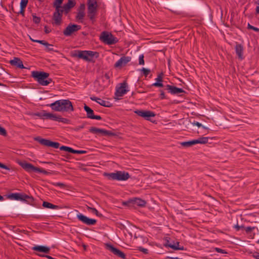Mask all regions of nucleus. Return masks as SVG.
Segmentation results:
<instances>
[{"instance_id":"obj_1","label":"nucleus","mask_w":259,"mask_h":259,"mask_svg":"<svg viewBox=\"0 0 259 259\" xmlns=\"http://www.w3.org/2000/svg\"><path fill=\"white\" fill-rule=\"evenodd\" d=\"M52 109L58 112L70 113L74 109L71 102L68 99H61L56 101L50 105Z\"/></svg>"},{"instance_id":"obj_2","label":"nucleus","mask_w":259,"mask_h":259,"mask_svg":"<svg viewBox=\"0 0 259 259\" xmlns=\"http://www.w3.org/2000/svg\"><path fill=\"white\" fill-rule=\"evenodd\" d=\"M31 76L43 86L48 85L52 81V79L49 78V74L47 72L33 71L32 72Z\"/></svg>"},{"instance_id":"obj_3","label":"nucleus","mask_w":259,"mask_h":259,"mask_svg":"<svg viewBox=\"0 0 259 259\" xmlns=\"http://www.w3.org/2000/svg\"><path fill=\"white\" fill-rule=\"evenodd\" d=\"M109 180L126 181L130 178V174L125 171H117L116 172L105 173Z\"/></svg>"},{"instance_id":"obj_4","label":"nucleus","mask_w":259,"mask_h":259,"mask_svg":"<svg viewBox=\"0 0 259 259\" xmlns=\"http://www.w3.org/2000/svg\"><path fill=\"white\" fill-rule=\"evenodd\" d=\"M100 39L104 44L111 45H114L118 42V39L114 37L111 33L103 31L101 33Z\"/></svg>"},{"instance_id":"obj_5","label":"nucleus","mask_w":259,"mask_h":259,"mask_svg":"<svg viewBox=\"0 0 259 259\" xmlns=\"http://www.w3.org/2000/svg\"><path fill=\"white\" fill-rule=\"evenodd\" d=\"M34 140L45 146L53 147L56 149L59 148L60 143L58 142H53L48 139L41 138L39 137L35 138Z\"/></svg>"},{"instance_id":"obj_6","label":"nucleus","mask_w":259,"mask_h":259,"mask_svg":"<svg viewBox=\"0 0 259 259\" xmlns=\"http://www.w3.org/2000/svg\"><path fill=\"white\" fill-rule=\"evenodd\" d=\"M127 87V84L126 81L121 83L120 84V87L116 88V92L115 93V98L119 99V97H121L125 94L128 92V90H126Z\"/></svg>"},{"instance_id":"obj_7","label":"nucleus","mask_w":259,"mask_h":259,"mask_svg":"<svg viewBox=\"0 0 259 259\" xmlns=\"http://www.w3.org/2000/svg\"><path fill=\"white\" fill-rule=\"evenodd\" d=\"M81 28L80 25L70 23L64 30L63 34L66 36H70L73 32L81 29Z\"/></svg>"},{"instance_id":"obj_8","label":"nucleus","mask_w":259,"mask_h":259,"mask_svg":"<svg viewBox=\"0 0 259 259\" xmlns=\"http://www.w3.org/2000/svg\"><path fill=\"white\" fill-rule=\"evenodd\" d=\"M106 246L107 248L114 255L120 257L121 258L125 259V254L112 245L107 244Z\"/></svg>"},{"instance_id":"obj_9","label":"nucleus","mask_w":259,"mask_h":259,"mask_svg":"<svg viewBox=\"0 0 259 259\" xmlns=\"http://www.w3.org/2000/svg\"><path fill=\"white\" fill-rule=\"evenodd\" d=\"M77 218L82 223L88 225H93L96 223L97 221L95 219H90L86 216L79 213L77 215Z\"/></svg>"},{"instance_id":"obj_10","label":"nucleus","mask_w":259,"mask_h":259,"mask_svg":"<svg viewBox=\"0 0 259 259\" xmlns=\"http://www.w3.org/2000/svg\"><path fill=\"white\" fill-rule=\"evenodd\" d=\"M64 13L61 9H55V12L53 14V19L54 23L59 25L62 21V13Z\"/></svg>"},{"instance_id":"obj_11","label":"nucleus","mask_w":259,"mask_h":259,"mask_svg":"<svg viewBox=\"0 0 259 259\" xmlns=\"http://www.w3.org/2000/svg\"><path fill=\"white\" fill-rule=\"evenodd\" d=\"M131 60V57L128 56H123L120 58L114 64L115 68H121L124 66L127 63Z\"/></svg>"},{"instance_id":"obj_12","label":"nucleus","mask_w":259,"mask_h":259,"mask_svg":"<svg viewBox=\"0 0 259 259\" xmlns=\"http://www.w3.org/2000/svg\"><path fill=\"white\" fill-rule=\"evenodd\" d=\"M84 109L87 112L88 118L93 119L101 120L102 117L100 115H95L94 111L87 105L84 104Z\"/></svg>"},{"instance_id":"obj_13","label":"nucleus","mask_w":259,"mask_h":259,"mask_svg":"<svg viewBox=\"0 0 259 259\" xmlns=\"http://www.w3.org/2000/svg\"><path fill=\"white\" fill-rule=\"evenodd\" d=\"M137 115L146 119L148 120L149 117L155 116V114L154 112L150 111L138 110L135 112Z\"/></svg>"},{"instance_id":"obj_14","label":"nucleus","mask_w":259,"mask_h":259,"mask_svg":"<svg viewBox=\"0 0 259 259\" xmlns=\"http://www.w3.org/2000/svg\"><path fill=\"white\" fill-rule=\"evenodd\" d=\"M89 131L90 132L93 134H101L103 135L111 136L113 135L112 133L109 131H107L104 129L98 128L96 127H91L89 129Z\"/></svg>"},{"instance_id":"obj_15","label":"nucleus","mask_w":259,"mask_h":259,"mask_svg":"<svg viewBox=\"0 0 259 259\" xmlns=\"http://www.w3.org/2000/svg\"><path fill=\"white\" fill-rule=\"evenodd\" d=\"M75 4L76 2L74 0H68L66 4L61 7V9L65 14H67L70 11V9L75 6Z\"/></svg>"},{"instance_id":"obj_16","label":"nucleus","mask_w":259,"mask_h":259,"mask_svg":"<svg viewBox=\"0 0 259 259\" xmlns=\"http://www.w3.org/2000/svg\"><path fill=\"white\" fill-rule=\"evenodd\" d=\"M166 89L172 94H179L185 92V91L181 88H178L176 87L169 84H167L166 86Z\"/></svg>"},{"instance_id":"obj_17","label":"nucleus","mask_w":259,"mask_h":259,"mask_svg":"<svg viewBox=\"0 0 259 259\" xmlns=\"http://www.w3.org/2000/svg\"><path fill=\"white\" fill-rule=\"evenodd\" d=\"M33 115L35 116H37L40 117L41 119H51V118L53 117V113H47L46 111L45 110H43L41 112L35 113Z\"/></svg>"},{"instance_id":"obj_18","label":"nucleus","mask_w":259,"mask_h":259,"mask_svg":"<svg viewBox=\"0 0 259 259\" xmlns=\"http://www.w3.org/2000/svg\"><path fill=\"white\" fill-rule=\"evenodd\" d=\"M21 165L23 167V168H24L25 170H26L28 172H36V170H38L37 167L34 166L32 164L29 163H22L21 164Z\"/></svg>"},{"instance_id":"obj_19","label":"nucleus","mask_w":259,"mask_h":259,"mask_svg":"<svg viewBox=\"0 0 259 259\" xmlns=\"http://www.w3.org/2000/svg\"><path fill=\"white\" fill-rule=\"evenodd\" d=\"M10 64L16 66L19 68H24L22 61L18 58H14L13 60L10 61Z\"/></svg>"},{"instance_id":"obj_20","label":"nucleus","mask_w":259,"mask_h":259,"mask_svg":"<svg viewBox=\"0 0 259 259\" xmlns=\"http://www.w3.org/2000/svg\"><path fill=\"white\" fill-rule=\"evenodd\" d=\"M97 7L96 0H88V11H97Z\"/></svg>"},{"instance_id":"obj_21","label":"nucleus","mask_w":259,"mask_h":259,"mask_svg":"<svg viewBox=\"0 0 259 259\" xmlns=\"http://www.w3.org/2000/svg\"><path fill=\"white\" fill-rule=\"evenodd\" d=\"M32 249L33 250H36L46 253H49L50 250V248L49 247L45 246H35L33 247Z\"/></svg>"},{"instance_id":"obj_22","label":"nucleus","mask_w":259,"mask_h":259,"mask_svg":"<svg viewBox=\"0 0 259 259\" xmlns=\"http://www.w3.org/2000/svg\"><path fill=\"white\" fill-rule=\"evenodd\" d=\"M235 52L238 58L242 60L243 59V46L241 44H237L235 47Z\"/></svg>"},{"instance_id":"obj_23","label":"nucleus","mask_w":259,"mask_h":259,"mask_svg":"<svg viewBox=\"0 0 259 259\" xmlns=\"http://www.w3.org/2000/svg\"><path fill=\"white\" fill-rule=\"evenodd\" d=\"M90 99L91 100L96 101L97 103H98V104L103 106L108 107H110V105H108V102L102 100L101 99L98 98L96 97H90Z\"/></svg>"},{"instance_id":"obj_24","label":"nucleus","mask_w":259,"mask_h":259,"mask_svg":"<svg viewBox=\"0 0 259 259\" xmlns=\"http://www.w3.org/2000/svg\"><path fill=\"white\" fill-rule=\"evenodd\" d=\"M87 61H91L92 60V59L94 57H95L96 58H97L99 56V53L97 52H93L91 51H87Z\"/></svg>"},{"instance_id":"obj_25","label":"nucleus","mask_w":259,"mask_h":259,"mask_svg":"<svg viewBox=\"0 0 259 259\" xmlns=\"http://www.w3.org/2000/svg\"><path fill=\"white\" fill-rule=\"evenodd\" d=\"M53 117L51 118V120L54 121H58L59 122H61L64 123H68L69 122V120L65 118H62L60 116H57L55 114H53Z\"/></svg>"},{"instance_id":"obj_26","label":"nucleus","mask_w":259,"mask_h":259,"mask_svg":"<svg viewBox=\"0 0 259 259\" xmlns=\"http://www.w3.org/2000/svg\"><path fill=\"white\" fill-rule=\"evenodd\" d=\"M166 246H168L170 248L174 249V250H184V247L183 246H180V243L179 242H177L176 243L174 244H171L170 243H167L165 245Z\"/></svg>"},{"instance_id":"obj_27","label":"nucleus","mask_w":259,"mask_h":259,"mask_svg":"<svg viewBox=\"0 0 259 259\" xmlns=\"http://www.w3.org/2000/svg\"><path fill=\"white\" fill-rule=\"evenodd\" d=\"M96 15L97 11H88V17L93 24L96 21Z\"/></svg>"},{"instance_id":"obj_28","label":"nucleus","mask_w":259,"mask_h":259,"mask_svg":"<svg viewBox=\"0 0 259 259\" xmlns=\"http://www.w3.org/2000/svg\"><path fill=\"white\" fill-rule=\"evenodd\" d=\"M42 206L46 208H51V209H57L60 208V207L58 205H54L50 202L47 201H44L42 203Z\"/></svg>"},{"instance_id":"obj_29","label":"nucleus","mask_w":259,"mask_h":259,"mask_svg":"<svg viewBox=\"0 0 259 259\" xmlns=\"http://www.w3.org/2000/svg\"><path fill=\"white\" fill-rule=\"evenodd\" d=\"M8 198L11 199H14L16 200H21V199H22L21 197V194L18 193L9 194L8 196Z\"/></svg>"},{"instance_id":"obj_30","label":"nucleus","mask_w":259,"mask_h":259,"mask_svg":"<svg viewBox=\"0 0 259 259\" xmlns=\"http://www.w3.org/2000/svg\"><path fill=\"white\" fill-rule=\"evenodd\" d=\"M101 79L102 80H106V83H104V84L103 85V87L105 88V87H107L109 84V83H110V76H109V73H105L104 75H103L101 77Z\"/></svg>"},{"instance_id":"obj_31","label":"nucleus","mask_w":259,"mask_h":259,"mask_svg":"<svg viewBox=\"0 0 259 259\" xmlns=\"http://www.w3.org/2000/svg\"><path fill=\"white\" fill-rule=\"evenodd\" d=\"M85 16V12L77 11V15L75 17L76 19L79 22H82Z\"/></svg>"},{"instance_id":"obj_32","label":"nucleus","mask_w":259,"mask_h":259,"mask_svg":"<svg viewBox=\"0 0 259 259\" xmlns=\"http://www.w3.org/2000/svg\"><path fill=\"white\" fill-rule=\"evenodd\" d=\"M196 144H204L208 143V137H200L197 139L195 140Z\"/></svg>"},{"instance_id":"obj_33","label":"nucleus","mask_w":259,"mask_h":259,"mask_svg":"<svg viewBox=\"0 0 259 259\" xmlns=\"http://www.w3.org/2000/svg\"><path fill=\"white\" fill-rule=\"evenodd\" d=\"M134 201V203L138 206H144L146 204V201L140 198H135Z\"/></svg>"},{"instance_id":"obj_34","label":"nucleus","mask_w":259,"mask_h":259,"mask_svg":"<svg viewBox=\"0 0 259 259\" xmlns=\"http://www.w3.org/2000/svg\"><path fill=\"white\" fill-rule=\"evenodd\" d=\"M195 144H196L195 140L190 141H187V142H183L181 143V145L182 146L186 147H191L192 145H194Z\"/></svg>"},{"instance_id":"obj_35","label":"nucleus","mask_w":259,"mask_h":259,"mask_svg":"<svg viewBox=\"0 0 259 259\" xmlns=\"http://www.w3.org/2000/svg\"><path fill=\"white\" fill-rule=\"evenodd\" d=\"M44 46H45L46 47V50L48 52L54 51V52H58L57 51H56L54 49L53 45L50 44L46 41L44 44Z\"/></svg>"},{"instance_id":"obj_36","label":"nucleus","mask_w":259,"mask_h":259,"mask_svg":"<svg viewBox=\"0 0 259 259\" xmlns=\"http://www.w3.org/2000/svg\"><path fill=\"white\" fill-rule=\"evenodd\" d=\"M185 5L186 6L188 7H195L197 6L196 0H186L185 1Z\"/></svg>"},{"instance_id":"obj_37","label":"nucleus","mask_w":259,"mask_h":259,"mask_svg":"<svg viewBox=\"0 0 259 259\" xmlns=\"http://www.w3.org/2000/svg\"><path fill=\"white\" fill-rule=\"evenodd\" d=\"M87 51H78L77 56L79 58L83 59L87 61Z\"/></svg>"},{"instance_id":"obj_38","label":"nucleus","mask_w":259,"mask_h":259,"mask_svg":"<svg viewBox=\"0 0 259 259\" xmlns=\"http://www.w3.org/2000/svg\"><path fill=\"white\" fill-rule=\"evenodd\" d=\"M63 0H55L53 3V7L55 9H61V5L62 4Z\"/></svg>"},{"instance_id":"obj_39","label":"nucleus","mask_w":259,"mask_h":259,"mask_svg":"<svg viewBox=\"0 0 259 259\" xmlns=\"http://www.w3.org/2000/svg\"><path fill=\"white\" fill-rule=\"evenodd\" d=\"M87 208L89 211L95 214L97 216H101L102 215V214H100L99 212V211L95 208L91 207L89 206H87Z\"/></svg>"},{"instance_id":"obj_40","label":"nucleus","mask_w":259,"mask_h":259,"mask_svg":"<svg viewBox=\"0 0 259 259\" xmlns=\"http://www.w3.org/2000/svg\"><path fill=\"white\" fill-rule=\"evenodd\" d=\"M60 149L61 150H64L67 152H69L70 153H74V149H72L71 147L65 146H62L60 147Z\"/></svg>"},{"instance_id":"obj_41","label":"nucleus","mask_w":259,"mask_h":259,"mask_svg":"<svg viewBox=\"0 0 259 259\" xmlns=\"http://www.w3.org/2000/svg\"><path fill=\"white\" fill-rule=\"evenodd\" d=\"M21 197L22 199H21V201H27V200H32L33 198L31 196H29L26 194H21Z\"/></svg>"},{"instance_id":"obj_42","label":"nucleus","mask_w":259,"mask_h":259,"mask_svg":"<svg viewBox=\"0 0 259 259\" xmlns=\"http://www.w3.org/2000/svg\"><path fill=\"white\" fill-rule=\"evenodd\" d=\"M28 0H21L20 2V8L25 9L28 4Z\"/></svg>"},{"instance_id":"obj_43","label":"nucleus","mask_w":259,"mask_h":259,"mask_svg":"<svg viewBox=\"0 0 259 259\" xmlns=\"http://www.w3.org/2000/svg\"><path fill=\"white\" fill-rule=\"evenodd\" d=\"M247 28L249 29H252V30L255 31V32H259V28L252 26L249 23H248V24H247Z\"/></svg>"},{"instance_id":"obj_44","label":"nucleus","mask_w":259,"mask_h":259,"mask_svg":"<svg viewBox=\"0 0 259 259\" xmlns=\"http://www.w3.org/2000/svg\"><path fill=\"white\" fill-rule=\"evenodd\" d=\"M33 21L35 24H38L40 22V18L34 15H32Z\"/></svg>"},{"instance_id":"obj_45","label":"nucleus","mask_w":259,"mask_h":259,"mask_svg":"<svg viewBox=\"0 0 259 259\" xmlns=\"http://www.w3.org/2000/svg\"><path fill=\"white\" fill-rule=\"evenodd\" d=\"M214 250H215V251H217L218 253H222V254L227 253V252L225 250H224V249H222L221 248H218V247L214 248Z\"/></svg>"},{"instance_id":"obj_46","label":"nucleus","mask_w":259,"mask_h":259,"mask_svg":"<svg viewBox=\"0 0 259 259\" xmlns=\"http://www.w3.org/2000/svg\"><path fill=\"white\" fill-rule=\"evenodd\" d=\"M163 75V73L161 72V73H159L157 77L155 79V80H156V82H162Z\"/></svg>"},{"instance_id":"obj_47","label":"nucleus","mask_w":259,"mask_h":259,"mask_svg":"<svg viewBox=\"0 0 259 259\" xmlns=\"http://www.w3.org/2000/svg\"><path fill=\"white\" fill-rule=\"evenodd\" d=\"M142 71H143V74L145 76H147L150 72V69L145 68H143Z\"/></svg>"},{"instance_id":"obj_48","label":"nucleus","mask_w":259,"mask_h":259,"mask_svg":"<svg viewBox=\"0 0 259 259\" xmlns=\"http://www.w3.org/2000/svg\"><path fill=\"white\" fill-rule=\"evenodd\" d=\"M85 6L84 4H81L77 9V11L85 12Z\"/></svg>"},{"instance_id":"obj_49","label":"nucleus","mask_w":259,"mask_h":259,"mask_svg":"<svg viewBox=\"0 0 259 259\" xmlns=\"http://www.w3.org/2000/svg\"><path fill=\"white\" fill-rule=\"evenodd\" d=\"M0 135L3 136H6L7 135V131L4 128L0 126Z\"/></svg>"},{"instance_id":"obj_50","label":"nucleus","mask_w":259,"mask_h":259,"mask_svg":"<svg viewBox=\"0 0 259 259\" xmlns=\"http://www.w3.org/2000/svg\"><path fill=\"white\" fill-rule=\"evenodd\" d=\"M139 63L140 65H144V55H141L139 56Z\"/></svg>"},{"instance_id":"obj_51","label":"nucleus","mask_w":259,"mask_h":259,"mask_svg":"<svg viewBox=\"0 0 259 259\" xmlns=\"http://www.w3.org/2000/svg\"><path fill=\"white\" fill-rule=\"evenodd\" d=\"M138 249L143 252L144 254H147L148 253V250L146 248H144L142 247H139Z\"/></svg>"},{"instance_id":"obj_52","label":"nucleus","mask_w":259,"mask_h":259,"mask_svg":"<svg viewBox=\"0 0 259 259\" xmlns=\"http://www.w3.org/2000/svg\"><path fill=\"white\" fill-rule=\"evenodd\" d=\"M246 233H249L255 229V227H247L244 228Z\"/></svg>"},{"instance_id":"obj_53","label":"nucleus","mask_w":259,"mask_h":259,"mask_svg":"<svg viewBox=\"0 0 259 259\" xmlns=\"http://www.w3.org/2000/svg\"><path fill=\"white\" fill-rule=\"evenodd\" d=\"M52 184L56 186H59L60 187L63 188L65 187V184L62 183H53Z\"/></svg>"},{"instance_id":"obj_54","label":"nucleus","mask_w":259,"mask_h":259,"mask_svg":"<svg viewBox=\"0 0 259 259\" xmlns=\"http://www.w3.org/2000/svg\"><path fill=\"white\" fill-rule=\"evenodd\" d=\"M30 39L31 40V41H33V42H38V43H39L42 45H44L45 41V40H36V39H33L31 38H30Z\"/></svg>"},{"instance_id":"obj_55","label":"nucleus","mask_w":259,"mask_h":259,"mask_svg":"<svg viewBox=\"0 0 259 259\" xmlns=\"http://www.w3.org/2000/svg\"><path fill=\"white\" fill-rule=\"evenodd\" d=\"M153 86L158 87H163V84L161 83V82H156L152 84Z\"/></svg>"},{"instance_id":"obj_56","label":"nucleus","mask_w":259,"mask_h":259,"mask_svg":"<svg viewBox=\"0 0 259 259\" xmlns=\"http://www.w3.org/2000/svg\"><path fill=\"white\" fill-rule=\"evenodd\" d=\"M84 126H85V124H82V125H79V126H76L75 128V131H79L80 130L82 129V128H83L84 127Z\"/></svg>"},{"instance_id":"obj_57","label":"nucleus","mask_w":259,"mask_h":259,"mask_svg":"<svg viewBox=\"0 0 259 259\" xmlns=\"http://www.w3.org/2000/svg\"><path fill=\"white\" fill-rule=\"evenodd\" d=\"M87 152L83 150H74V153L75 154H84L86 153Z\"/></svg>"},{"instance_id":"obj_58","label":"nucleus","mask_w":259,"mask_h":259,"mask_svg":"<svg viewBox=\"0 0 259 259\" xmlns=\"http://www.w3.org/2000/svg\"><path fill=\"white\" fill-rule=\"evenodd\" d=\"M193 125H195L196 126H197L198 127H202L203 128H205V127L203 126L201 123L198 122H195L194 121V122H193Z\"/></svg>"},{"instance_id":"obj_59","label":"nucleus","mask_w":259,"mask_h":259,"mask_svg":"<svg viewBox=\"0 0 259 259\" xmlns=\"http://www.w3.org/2000/svg\"><path fill=\"white\" fill-rule=\"evenodd\" d=\"M37 169H38V170H36V172H41V173H43L44 174H47V171L45 170V169H41V168H38V167H37Z\"/></svg>"},{"instance_id":"obj_60","label":"nucleus","mask_w":259,"mask_h":259,"mask_svg":"<svg viewBox=\"0 0 259 259\" xmlns=\"http://www.w3.org/2000/svg\"><path fill=\"white\" fill-rule=\"evenodd\" d=\"M0 167L5 169H8V170L10 169V168L7 165H6L1 162H0Z\"/></svg>"},{"instance_id":"obj_61","label":"nucleus","mask_w":259,"mask_h":259,"mask_svg":"<svg viewBox=\"0 0 259 259\" xmlns=\"http://www.w3.org/2000/svg\"><path fill=\"white\" fill-rule=\"evenodd\" d=\"M160 98L161 99H163L165 98V94L164 92L162 90H160Z\"/></svg>"},{"instance_id":"obj_62","label":"nucleus","mask_w":259,"mask_h":259,"mask_svg":"<svg viewBox=\"0 0 259 259\" xmlns=\"http://www.w3.org/2000/svg\"><path fill=\"white\" fill-rule=\"evenodd\" d=\"M256 3L257 4V6L256 8V13L257 14H259V0L257 1Z\"/></svg>"},{"instance_id":"obj_63","label":"nucleus","mask_w":259,"mask_h":259,"mask_svg":"<svg viewBox=\"0 0 259 259\" xmlns=\"http://www.w3.org/2000/svg\"><path fill=\"white\" fill-rule=\"evenodd\" d=\"M51 31V30L50 29H49L47 26H45V32L46 33L48 34L49 33H50Z\"/></svg>"},{"instance_id":"obj_64","label":"nucleus","mask_w":259,"mask_h":259,"mask_svg":"<svg viewBox=\"0 0 259 259\" xmlns=\"http://www.w3.org/2000/svg\"><path fill=\"white\" fill-rule=\"evenodd\" d=\"M24 9H25L21 8V10H20V13L21 14H22L23 16L24 15Z\"/></svg>"}]
</instances>
